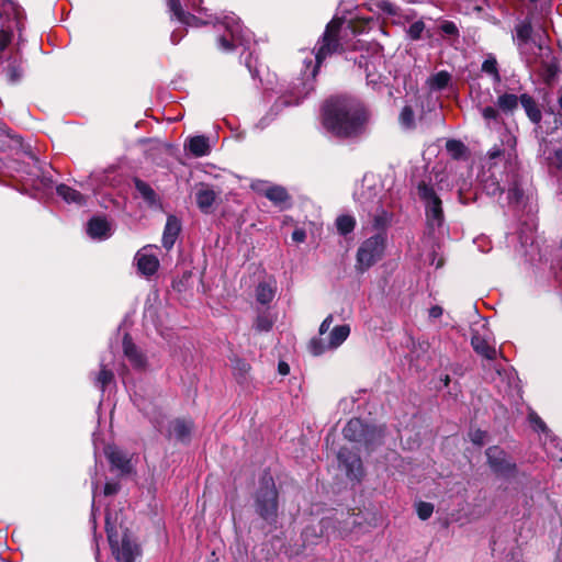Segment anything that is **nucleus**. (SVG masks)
<instances>
[{"label":"nucleus","mask_w":562,"mask_h":562,"mask_svg":"<svg viewBox=\"0 0 562 562\" xmlns=\"http://www.w3.org/2000/svg\"><path fill=\"white\" fill-rule=\"evenodd\" d=\"M321 123L324 130L339 140H356L368 131L371 112L358 97L336 93L321 105Z\"/></svg>","instance_id":"obj_1"},{"label":"nucleus","mask_w":562,"mask_h":562,"mask_svg":"<svg viewBox=\"0 0 562 562\" xmlns=\"http://www.w3.org/2000/svg\"><path fill=\"white\" fill-rule=\"evenodd\" d=\"M362 524L360 510L356 513V508L335 514L333 517H323L316 525H308L303 529L301 533L302 548L297 549L295 553L300 554L308 546L316 544L318 539L325 535L328 536L330 528L337 530L340 536H346Z\"/></svg>","instance_id":"obj_2"},{"label":"nucleus","mask_w":562,"mask_h":562,"mask_svg":"<svg viewBox=\"0 0 562 562\" xmlns=\"http://www.w3.org/2000/svg\"><path fill=\"white\" fill-rule=\"evenodd\" d=\"M255 513L268 525L276 526L279 513V492L273 476L265 470L254 493Z\"/></svg>","instance_id":"obj_3"},{"label":"nucleus","mask_w":562,"mask_h":562,"mask_svg":"<svg viewBox=\"0 0 562 562\" xmlns=\"http://www.w3.org/2000/svg\"><path fill=\"white\" fill-rule=\"evenodd\" d=\"M342 435L347 440L361 443L368 452H372L383 445L384 430L355 417L346 424Z\"/></svg>","instance_id":"obj_4"},{"label":"nucleus","mask_w":562,"mask_h":562,"mask_svg":"<svg viewBox=\"0 0 562 562\" xmlns=\"http://www.w3.org/2000/svg\"><path fill=\"white\" fill-rule=\"evenodd\" d=\"M342 26L341 19H333L325 27L322 37L318 40L315 50V66L312 71L313 78L316 77L324 60L336 53L344 52L339 34Z\"/></svg>","instance_id":"obj_5"},{"label":"nucleus","mask_w":562,"mask_h":562,"mask_svg":"<svg viewBox=\"0 0 562 562\" xmlns=\"http://www.w3.org/2000/svg\"><path fill=\"white\" fill-rule=\"evenodd\" d=\"M419 200L425 205V216L428 225L440 227L445 221L442 200L437 194L431 179H423L416 186Z\"/></svg>","instance_id":"obj_6"},{"label":"nucleus","mask_w":562,"mask_h":562,"mask_svg":"<svg viewBox=\"0 0 562 562\" xmlns=\"http://www.w3.org/2000/svg\"><path fill=\"white\" fill-rule=\"evenodd\" d=\"M385 243L384 233H378L366 239L357 250L356 269L363 273L375 265L384 254Z\"/></svg>","instance_id":"obj_7"},{"label":"nucleus","mask_w":562,"mask_h":562,"mask_svg":"<svg viewBox=\"0 0 562 562\" xmlns=\"http://www.w3.org/2000/svg\"><path fill=\"white\" fill-rule=\"evenodd\" d=\"M338 468L350 481L361 482L364 476L362 460L357 451L341 447L337 453Z\"/></svg>","instance_id":"obj_8"},{"label":"nucleus","mask_w":562,"mask_h":562,"mask_svg":"<svg viewBox=\"0 0 562 562\" xmlns=\"http://www.w3.org/2000/svg\"><path fill=\"white\" fill-rule=\"evenodd\" d=\"M487 463L497 475L513 476L517 472L515 462L508 460L506 452L497 446L488 447L485 451Z\"/></svg>","instance_id":"obj_9"},{"label":"nucleus","mask_w":562,"mask_h":562,"mask_svg":"<svg viewBox=\"0 0 562 562\" xmlns=\"http://www.w3.org/2000/svg\"><path fill=\"white\" fill-rule=\"evenodd\" d=\"M123 353L136 370H144L147 367L146 355L135 345L130 334L123 336Z\"/></svg>","instance_id":"obj_10"},{"label":"nucleus","mask_w":562,"mask_h":562,"mask_svg":"<svg viewBox=\"0 0 562 562\" xmlns=\"http://www.w3.org/2000/svg\"><path fill=\"white\" fill-rule=\"evenodd\" d=\"M546 50H547L546 56L547 57L551 56V57H550L549 61L541 60L540 77L544 85H547L548 87H552L557 82L560 74L562 72V68H561L558 57L552 55L551 47L547 46Z\"/></svg>","instance_id":"obj_11"},{"label":"nucleus","mask_w":562,"mask_h":562,"mask_svg":"<svg viewBox=\"0 0 562 562\" xmlns=\"http://www.w3.org/2000/svg\"><path fill=\"white\" fill-rule=\"evenodd\" d=\"M263 196L268 199L280 211L292 207V196L285 187L280 184H269L263 192Z\"/></svg>","instance_id":"obj_12"},{"label":"nucleus","mask_w":562,"mask_h":562,"mask_svg":"<svg viewBox=\"0 0 562 562\" xmlns=\"http://www.w3.org/2000/svg\"><path fill=\"white\" fill-rule=\"evenodd\" d=\"M104 453L111 467L117 469L122 475L132 473L131 459L124 451L114 446H109L105 448Z\"/></svg>","instance_id":"obj_13"},{"label":"nucleus","mask_w":562,"mask_h":562,"mask_svg":"<svg viewBox=\"0 0 562 562\" xmlns=\"http://www.w3.org/2000/svg\"><path fill=\"white\" fill-rule=\"evenodd\" d=\"M0 15L7 16L8 21L12 22L19 32L24 27V9L14 0H1Z\"/></svg>","instance_id":"obj_14"},{"label":"nucleus","mask_w":562,"mask_h":562,"mask_svg":"<svg viewBox=\"0 0 562 562\" xmlns=\"http://www.w3.org/2000/svg\"><path fill=\"white\" fill-rule=\"evenodd\" d=\"M515 32L516 36L514 41L516 42V45L519 49H521L525 45H527L530 42H533L540 50L546 48L541 43H537L532 37L533 26L531 18L527 16L521 22H519L515 26Z\"/></svg>","instance_id":"obj_15"},{"label":"nucleus","mask_w":562,"mask_h":562,"mask_svg":"<svg viewBox=\"0 0 562 562\" xmlns=\"http://www.w3.org/2000/svg\"><path fill=\"white\" fill-rule=\"evenodd\" d=\"M137 551V544L131 540L126 530L121 537V544L112 551V554L119 562H134Z\"/></svg>","instance_id":"obj_16"},{"label":"nucleus","mask_w":562,"mask_h":562,"mask_svg":"<svg viewBox=\"0 0 562 562\" xmlns=\"http://www.w3.org/2000/svg\"><path fill=\"white\" fill-rule=\"evenodd\" d=\"M181 232V222L176 215H168L162 233V246L170 250Z\"/></svg>","instance_id":"obj_17"},{"label":"nucleus","mask_w":562,"mask_h":562,"mask_svg":"<svg viewBox=\"0 0 562 562\" xmlns=\"http://www.w3.org/2000/svg\"><path fill=\"white\" fill-rule=\"evenodd\" d=\"M216 192L209 184L201 183L195 192V202L202 213L209 214L216 200Z\"/></svg>","instance_id":"obj_18"},{"label":"nucleus","mask_w":562,"mask_h":562,"mask_svg":"<svg viewBox=\"0 0 562 562\" xmlns=\"http://www.w3.org/2000/svg\"><path fill=\"white\" fill-rule=\"evenodd\" d=\"M23 138L14 134L4 123L0 121V151L7 153L22 146Z\"/></svg>","instance_id":"obj_19"},{"label":"nucleus","mask_w":562,"mask_h":562,"mask_svg":"<svg viewBox=\"0 0 562 562\" xmlns=\"http://www.w3.org/2000/svg\"><path fill=\"white\" fill-rule=\"evenodd\" d=\"M137 270L140 274L151 277L159 268V260L155 255L137 251L135 256Z\"/></svg>","instance_id":"obj_20"},{"label":"nucleus","mask_w":562,"mask_h":562,"mask_svg":"<svg viewBox=\"0 0 562 562\" xmlns=\"http://www.w3.org/2000/svg\"><path fill=\"white\" fill-rule=\"evenodd\" d=\"M519 103L526 112L527 117L533 124H539L542 120L541 110L535 100V98L528 93H522L519 95Z\"/></svg>","instance_id":"obj_21"},{"label":"nucleus","mask_w":562,"mask_h":562,"mask_svg":"<svg viewBox=\"0 0 562 562\" xmlns=\"http://www.w3.org/2000/svg\"><path fill=\"white\" fill-rule=\"evenodd\" d=\"M133 182L136 191L148 206L154 207L160 204L159 195L146 181L135 177Z\"/></svg>","instance_id":"obj_22"},{"label":"nucleus","mask_w":562,"mask_h":562,"mask_svg":"<svg viewBox=\"0 0 562 562\" xmlns=\"http://www.w3.org/2000/svg\"><path fill=\"white\" fill-rule=\"evenodd\" d=\"M110 232V224L105 217L93 216L88 221L87 233L91 238H106Z\"/></svg>","instance_id":"obj_23"},{"label":"nucleus","mask_w":562,"mask_h":562,"mask_svg":"<svg viewBox=\"0 0 562 562\" xmlns=\"http://www.w3.org/2000/svg\"><path fill=\"white\" fill-rule=\"evenodd\" d=\"M193 423L183 418H177L170 423V431L178 441L189 442Z\"/></svg>","instance_id":"obj_24"},{"label":"nucleus","mask_w":562,"mask_h":562,"mask_svg":"<svg viewBox=\"0 0 562 562\" xmlns=\"http://www.w3.org/2000/svg\"><path fill=\"white\" fill-rule=\"evenodd\" d=\"M471 346L473 350L488 360L496 358V349L488 344V341L482 337L479 333H474L471 337Z\"/></svg>","instance_id":"obj_25"},{"label":"nucleus","mask_w":562,"mask_h":562,"mask_svg":"<svg viewBox=\"0 0 562 562\" xmlns=\"http://www.w3.org/2000/svg\"><path fill=\"white\" fill-rule=\"evenodd\" d=\"M189 151L195 157H203L210 153L209 138L204 135H196L189 139Z\"/></svg>","instance_id":"obj_26"},{"label":"nucleus","mask_w":562,"mask_h":562,"mask_svg":"<svg viewBox=\"0 0 562 562\" xmlns=\"http://www.w3.org/2000/svg\"><path fill=\"white\" fill-rule=\"evenodd\" d=\"M56 192L67 203H76L78 205H83L86 203L85 195L67 184H64V183L58 184L56 188Z\"/></svg>","instance_id":"obj_27"},{"label":"nucleus","mask_w":562,"mask_h":562,"mask_svg":"<svg viewBox=\"0 0 562 562\" xmlns=\"http://www.w3.org/2000/svg\"><path fill=\"white\" fill-rule=\"evenodd\" d=\"M349 334V325L345 324L335 326L329 335V346L333 348L340 346L348 338Z\"/></svg>","instance_id":"obj_28"},{"label":"nucleus","mask_w":562,"mask_h":562,"mask_svg":"<svg viewBox=\"0 0 562 562\" xmlns=\"http://www.w3.org/2000/svg\"><path fill=\"white\" fill-rule=\"evenodd\" d=\"M356 224V218L349 214L339 215L335 221L337 232L341 236H347L348 234L352 233L355 231Z\"/></svg>","instance_id":"obj_29"},{"label":"nucleus","mask_w":562,"mask_h":562,"mask_svg":"<svg viewBox=\"0 0 562 562\" xmlns=\"http://www.w3.org/2000/svg\"><path fill=\"white\" fill-rule=\"evenodd\" d=\"M94 385L102 392L106 390V387L114 382V373L112 370L106 369L104 364L101 366L100 371L94 376Z\"/></svg>","instance_id":"obj_30"},{"label":"nucleus","mask_w":562,"mask_h":562,"mask_svg":"<svg viewBox=\"0 0 562 562\" xmlns=\"http://www.w3.org/2000/svg\"><path fill=\"white\" fill-rule=\"evenodd\" d=\"M4 74H5L7 80L10 83H12V85L18 83L23 76V68L21 66V63L15 58L9 60L7 67L4 68Z\"/></svg>","instance_id":"obj_31"},{"label":"nucleus","mask_w":562,"mask_h":562,"mask_svg":"<svg viewBox=\"0 0 562 562\" xmlns=\"http://www.w3.org/2000/svg\"><path fill=\"white\" fill-rule=\"evenodd\" d=\"M519 102V97L513 93L501 94L497 99V105L504 113H513Z\"/></svg>","instance_id":"obj_32"},{"label":"nucleus","mask_w":562,"mask_h":562,"mask_svg":"<svg viewBox=\"0 0 562 562\" xmlns=\"http://www.w3.org/2000/svg\"><path fill=\"white\" fill-rule=\"evenodd\" d=\"M450 80V74L446 70H441L431 76L428 83L431 90L441 91L448 87Z\"/></svg>","instance_id":"obj_33"},{"label":"nucleus","mask_w":562,"mask_h":562,"mask_svg":"<svg viewBox=\"0 0 562 562\" xmlns=\"http://www.w3.org/2000/svg\"><path fill=\"white\" fill-rule=\"evenodd\" d=\"M234 374L239 383H241L245 379L247 373L250 371L251 367L250 364L241 358L235 357L232 359Z\"/></svg>","instance_id":"obj_34"},{"label":"nucleus","mask_w":562,"mask_h":562,"mask_svg":"<svg viewBox=\"0 0 562 562\" xmlns=\"http://www.w3.org/2000/svg\"><path fill=\"white\" fill-rule=\"evenodd\" d=\"M446 150L453 159L459 160L465 155L467 147L459 139H448L446 143Z\"/></svg>","instance_id":"obj_35"},{"label":"nucleus","mask_w":562,"mask_h":562,"mask_svg":"<svg viewBox=\"0 0 562 562\" xmlns=\"http://www.w3.org/2000/svg\"><path fill=\"white\" fill-rule=\"evenodd\" d=\"M398 122L406 130L415 128V113L411 105L403 106L398 116Z\"/></svg>","instance_id":"obj_36"},{"label":"nucleus","mask_w":562,"mask_h":562,"mask_svg":"<svg viewBox=\"0 0 562 562\" xmlns=\"http://www.w3.org/2000/svg\"><path fill=\"white\" fill-rule=\"evenodd\" d=\"M274 292L271 286L265 282L259 283L256 289V299L260 304H268L273 300Z\"/></svg>","instance_id":"obj_37"},{"label":"nucleus","mask_w":562,"mask_h":562,"mask_svg":"<svg viewBox=\"0 0 562 562\" xmlns=\"http://www.w3.org/2000/svg\"><path fill=\"white\" fill-rule=\"evenodd\" d=\"M216 42L217 47L224 53H232L236 49V44L232 33L218 36Z\"/></svg>","instance_id":"obj_38"},{"label":"nucleus","mask_w":562,"mask_h":562,"mask_svg":"<svg viewBox=\"0 0 562 562\" xmlns=\"http://www.w3.org/2000/svg\"><path fill=\"white\" fill-rule=\"evenodd\" d=\"M482 71L491 75L495 81L501 80V75L497 68V60L495 57H488L486 58L482 64Z\"/></svg>","instance_id":"obj_39"},{"label":"nucleus","mask_w":562,"mask_h":562,"mask_svg":"<svg viewBox=\"0 0 562 562\" xmlns=\"http://www.w3.org/2000/svg\"><path fill=\"white\" fill-rule=\"evenodd\" d=\"M106 537L112 551H114L121 544V538L115 526L110 525L106 519L105 526Z\"/></svg>","instance_id":"obj_40"},{"label":"nucleus","mask_w":562,"mask_h":562,"mask_svg":"<svg viewBox=\"0 0 562 562\" xmlns=\"http://www.w3.org/2000/svg\"><path fill=\"white\" fill-rule=\"evenodd\" d=\"M390 222V214L381 209V211L374 215L372 225L378 231H385Z\"/></svg>","instance_id":"obj_41"},{"label":"nucleus","mask_w":562,"mask_h":562,"mask_svg":"<svg viewBox=\"0 0 562 562\" xmlns=\"http://www.w3.org/2000/svg\"><path fill=\"white\" fill-rule=\"evenodd\" d=\"M254 326H255L256 330L259 331V333H261V331H269V330L272 329L273 322L269 317V315H267V314H259L256 317Z\"/></svg>","instance_id":"obj_42"},{"label":"nucleus","mask_w":562,"mask_h":562,"mask_svg":"<svg viewBox=\"0 0 562 562\" xmlns=\"http://www.w3.org/2000/svg\"><path fill=\"white\" fill-rule=\"evenodd\" d=\"M416 513L419 519L427 520L434 513V505L428 502H418L416 504Z\"/></svg>","instance_id":"obj_43"},{"label":"nucleus","mask_w":562,"mask_h":562,"mask_svg":"<svg viewBox=\"0 0 562 562\" xmlns=\"http://www.w3.org/2000/svg\"><path fill=\"white\" fill-rule=\"evenodd\" d=\"M425 30V23L419 20L412 23L407 30V35L412 41H418L422 38V34Z\"/></svg>","instance_id":"obj_44"},{"label":"nucleus","mask_w":562,"mask_h":562,"mask_svg":"<svg viewBox=\"0 0 562 562\" xmlns=\"http://www.w3.org/2000/svg\"><path fill=\"white\" fill-rule=\"evenodd\" d=\"M439 29L445 35H447L449 37L458 38L460 36L459 29L456 25V23L452 21H449V20L442 21Z\"/></svg>","instance_id":"obj_45"},{"label":"nucleus","mask_w":562,"mask_h":562,"mask_svg":"<svg viewBox=\"0 0 562 562\" xmlns=\"http://www.w3.org/2000/svg\"><path fill=\"white\" fill-rule=\"evenodd\" d=\"M524 198V190L517 181H514L508 189V200L510 202L520 203Z\"/></svg>","instance_id":"obj_46"},{"label":"nucleus","mask_w":562,"mask_h":562,"mask_svg":"<svg viewBox=\"0 0 562 562\" xmlns=\"http://www.w3.org/2000/svg\"><path fill=\"white\" fill-rule=\"evenodd\" d=\"M169 12L171 13V18L176 20H180L182 14L186 12L181 5L180 0H166Z\"/></svg>","instance_id":"obj_47"},{"label":"nucleus","mask_w":562,"mask_h":562,"mask_svg":"<svg viewBox=\"0 0 562 562\" xmlns=\"http://www.w3.org/2000/svg\"><path fill=\"white\" fill-rule=\"evenodd\" d=\"M528 419L536 430L541 431V432L548 431L547 424L542 420V418L536 412L529 413Z\"/></svg>","instance_id":"obj_48"},{"label":"nucleus","mask_w":562,"mask_h":562,"mask_svg":"<svg viewBox=\"0 0 562 562\" xmlns=\"http://www.w3.org/2000/svg\"><path fill=\"white\" fill-rule=\"evenodd\" d=\"M310 351L314 356H319L326 350V345L321 338H313L308 345Z\"/></svg>","instance_id":"obj_49"},{"label":"nucleus","mask_w":562,"mask_h":562,"mask_svg":"<svg viewBox=\"0 0 562 562\" xmlns=\"http://www.w3.org/2000/svg\"><path fill=\"white\" fill-rule=\"evenodd\" d=\"M486 436V431L480 428L471 430L469 432L470 440L479 447H482L484 445Z\"/></svg>","instance_id":"obj_50"},{"label":"nucleus","mask_w":562,"mask_h":562,"mask_svg":"<svg viewBox=\"0 0 562 562\" xmlns=\"http://www.w3.org/2000/svg\"><path fill=\"white\" fill-rule=\"evenodd\" d=\"M376 7L386 14H397V7L390 0H376Z\"/></svg>","instance_id":"obj_51"},{"label":"nucleus","mask_w":562,"mask_h":562,"mask_svg":"<svg viewBox=\"0 0 562 562\" xmlns=\"http://www.w3.org/2000/svg\"><path fill=\"white\" fill-rule=\"evenodd\" d=\"M12 35L13 32L11 25H8L7 30H0V50H3L11 43Z\"/></svg>","instance_id":"obj_52"},{"label":"nucleus","mask_w":562,"mask_h":562,"mask_svg":"<svg viewBox=\"0 0 562 562\" xmlns=\"http://www.w3.org/2000/svg\"><path fill=\"white\" fill-rule=\"evenodd\" d=\"M180 23L188 26H198L200 24V19L190 12H184L179 20Z\"/></svg>","instance_id":"obj_53"},{"label":"nucleus","mask_w":562,"mask_h":562,"mask_svg":"<svg viewBox=\"0 0 562 562\" xmlns=\"http://www.w3.org/2000/svg\"><path fill=\"white\" fill-rule=\"evenodd\" d=\"M121 488L120 483L117 482H106L104 484L103 493L105 496H112L119 493Z\"/></svg>","instance_id":"obj_54"},{"label":"nucleus","mask_w":562,"mask_h":562,"mask_svg":"<svg viewBox=\"0 0 562 562\" xmlns=\"http://www.w3.org/2000/svg\"><path fill=\"white\" fill-rule=\"evenodd\" d=\"M482 115L485 120H497L499 116L498 111L493 106H485L482 110Z\"/></svg>","instance_id":"obj_55"},{"label":"nucleus","mask_w":562,"mask_h":562,"mask_svg":"<svg viewBox=\"0 0 562 562\" xmlns=\"http://www.w3.org/2000/svg\"><path fill=\"white\" fill-rule=\"evenodd\" d=\"M191 276H192V273L190 271L184 272L183 276H182V279L172 282V288L175 290L181 292L183 290V288H184V281L190 279Z\"/></svg>","instance_id":"obj_56"},{"label":"nucleus","mask_w":562,"mask_h":562,"mask_svg":"<svg viewBox=\"0 0 562 562\" xmlns=\"http://www.w3.org/2000/svg\"><path fill=\"white\" fill-rule=\"evenodd\" d=\"M306 239V232L303 228H296L292 232V240L295 243H304Z\"/></svg>","instance_id":"obj_57"},{"label":"nucleus","mask_w":562,"mask_h":562,"mask_svg":"<svg viewBox=\"0 0 562 562\" xmlns=\"http://www.w3.org/2000/svg\"><path fill=\"white\" fill-rule=\"evenodd\" d=\"M334 321V317L331 314H329L321 324L319 326V334L324 335L326 331H328L331 323Z\"/></svg>","instance_id":"obj_58"},{"label":"nucleus","mask_w":562,"mask_h":562,"mask_svg":"<svg viewBox=\"0 0 562 562\" xmlns=\"http://www.w3.org/2000/svg\"><path fill=\"white\" fill-rule=\"evenodd\" d=\"M269 187L266 181H258L257 183L251 184V189L258 193L259 195L263 196V192Z\"/></svg>","instance_id":"obj_59"},{"label":"nucleus","mask_w":562,"mask_h":562,"mask_svg":"<svg viewBox=\"0 0 562 562\" xmlns=\"http://www.w3.org/2000/svg\"><path fill=\"white\" fill-rule=\"evenodd\" d=\"M442 307L439 305H434L429 308V316L432 318H438L442 315Z\"/></svg>","instance_id":"obj_60"},{"label":"nucleus","mask_w":562,"mask_h":562,"mask_svg":"<svg viewBox=\"0 0 562 562\" xmlns=\"http://www.w3.org/2000/svg\"><path fill=\"white\" fill-rule=\"evenodd\" d=\"M552 161H553V164L557 165L558 168L562 167V149H555L553 151Z\"/></svg>","instance_id":"obj_61"},{"label":"nucleus","mask_w":562,"mask_h":562,"mask_svg":"<svg viewBox=\"0 0 562 562\" xmlns=\"http://www.w3.org/2000/svg\"><path fill=\"white\" fill-rule=\"evenodd\" d=\"M278 372L281 375H288L290 373V366L285 361H279Z\"/></svg>","instance_id":"obj_62"},{"label":"nucleus","mask_w":562,"mask_h":562,"mask_svg":"<svg viewBox=\"0 0 562 562\" xmlns=\"http://www.w3.org/2000/svg\"><path fill=\"white\" fill-rule=\"evenodd\" d=\"M499 155H501V151H499V150H497V151H493V153H491L490 157H491V158H495V157H497V156H499Z\"/></svg>","instance_id":"obj_63"},{"label":"nucleus","mask_w":562,"mask_h":562,"mask_svg":"<svg viewBox=\"0 0 562 562\" xmlns=\"http://www.w3.org/2000/svg\"><path fill=\"white\" fill-rule=\"evenodd\" d=\"M558 103H559L560 109L562 110V93L560 94V97L558 99Z\"/></svg>","instance_id":"obj_64"}]
</instances>
